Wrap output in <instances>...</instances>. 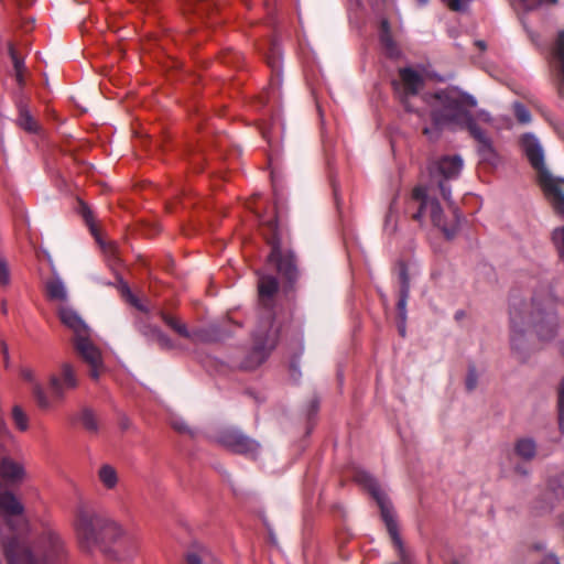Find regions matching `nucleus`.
<instances>
[{"instance_id": "obj_2", "label": "nucleus", "mask_w": 564, "mask_h": 564, "mask_svg": "<svg viewBox=\"0 0 564 564\" xmlns=\"http://www.w3.org/2000/svg\"><path fill=\"white\" fill-rule=\"evenodd\" d=\"M557 301L550 293L535 294L530 302L512 296L509 310L510 346L512 354L525 361L539 349L540 343L555 338L558 330Z\"/></svg>"}, {"instance_id": "obj_48", "label": "nucleus", "mask_w": 564, "mask_h": 564, "mask_svg": "<svg viewBox=\"0 0 564 564\" xmlns=\"http://www.w3.org/2000/svg\"><path fill=\"white\" fill-rule=\"evenodd\" d=\"M540 564H560V562L554 554H550Z\"/></svg>"}, {"instance_id": "obj_52", "label": "nucleus", "mask_w": 564, "mask_h": 564, "mask_svg": "<svg viewBox=\"0 0 564 564\" xmlns=\"http://www.w3.org/2000/svg\"><path fill=\"white\" fill-rule=\"evenodd\" d=\"M173 427L176 431H178V432H187L188 431V429H187L185 423H177V422H175V423H173Z\"/></svg>"}, {"instance_id": "obj_24", "label": "nucleus", "mask_w": 564, "mask_h": 564, "mask_svg": "<svg viewBox=\"0 0 564 564\" xmlns=\"http://www.w3.org/2000/svg\"><path fill=\"white\" fill-rule=\"evenodd\" d=\"M98 480L107 490H113L119 482L116 468L109 464H102L97 470Z\"/></svg>"}, {"instance_id": "obj_21", "label": "nucleus", "mask_w": 564, "mask_h": 564, "mask_svg": "<svg viewBox=\"0 0 564 564\" xmlns=\"http://www.w3.org/2000/svg\"><path fill=\"white\" fill-rule=\"evenodd\" d=\"M161 318L166 326H169L172 330H174L178 336L189 339L193 343H196L202 339V332L198 329L189 330L182 321L177 317L172 316L167 313L162 312Z\"/></svg>"}, {"instance_id": "obj_31", "label": "nucleus", "mask_w": 564, "mask_h": 564, "mask_svg": "<svg viewBox=\"0 0 564 564\" xmlns=\"http://www.w3.org/2000/svg\"><path fill=\"white\" fill-rule=\"evenodd\" d=\"M558 427L562 434H564V378L562 379L558 387Z\"/></svg>"}, {"instance_id": "obj_43", "label": "nucleus", "mask_w": 564, "mask_h": 564, "mask_svg": "<svg viewBox=\"0 0 564 564\" xmlns=\"http://www.w3.org/2000/svg\"><path fill=\"white\" fill-rule=\"evenodd\" d=\"M203 556L197 552H188L186 555V564H202Z\"/></svg>"}, {"instance_id": "obj_10", "label": "nucleus", "mask_w": 564, "mask_h": 564, "mask_svg": "<svg viewBox=\"0 0 564 564\" xmlns=\"http://www.w3.org/2000/svg\"><path fill=\"white\" fill-rule=\"evenodd\" d=\"M104 518L86 506H79L75 512L74 531L82 551L93 553L102 545L101 528Z\"/></svg>"}, {"instance_id": "obj_13", "label": "nucleus", "mask_w": 564, "mask_h": 564, "mask_svg": "<svg viewBox=\"0 0 564 564\" xmlns=\"http://www.w3.org/2000/svg\"><path fill=\"white\" fill-rule=\"evenodd\" d=\"M74 347L80 358L89 366V376L97 380L104 369L101 351L89 338V332L74 338Z\"/></svg>"}, {"instance_id": "obj_33", "label": "nucleus", "mask_w": 564, "mask_h": 564, "mask_svg": "<svg viewBox=\"0 0 564 564\" xmlns=\"http://www.w3.org/2000/svg\"><path fill=\"white\" fill-rule=\"evenodd\" d=\"M552 239L561 259L564 260V227L555 229Z\"/></svg>"}, {"instance_id": "obj_51", "label": "nucleus", "mask_w": 564, "mask_h": 564, "mask_svg": "<svg viewBox=\"0 0 564 564\" xmlns=\"http://www.w3.org/2000/svg\"><path fill=\"white\" fill-rule=\"evenodd\" d=\"M24 70H20L19 73H14L15 80L20 87L24 85V77H23Z\"/></svg>"}, {"instance_id": "obj_34", "label": "nucleus", "mask_w": 564, "mask_h": 564, "mask_svg": "<svg viewBox=\"0 0 564 564\" xmlns=\"http://www.w3.org/2000/svg\"><path fill=\"white\" fill-rule=\"evenodd\" d=\"M11 282V271L6 259H0V285L8 286Z\"/></svg>"}, {"instance_id": "obj_54", "label": "nucleus", "mask_w": 564, "mask_h": 564, "mask_svg": "<svg viewBox=\"0 0 564 564\" xmlns=\"http://www.w3.org/2000/svg\"><path fill=\"white\" fill-rule=\"evenodd\" d=\"M390 32L389 22L387 20H382L381 22V33Z\"/></svg>"}, {"instance_id": "obj_37", "label": "nucleus", "mask_w": 564, "mask_h": 564, "mask_svg": "<svg viewBox=\"0 0 564 564\" xmlns=\"http://www.w3.org/2000/svg\"><path fill=\"white\" fill-rule=\"evenodd\" d=\"M153 343H156L162 349H173L175 347L173 340L165 335L161 329L155 336Z\"/></svg>"}, {"instance_id": "obj_42", "label": "nucleus", "mask_w": 564, "mask_h": 564, "mask_svg": "<svg viewBox=\"0 0 564 564\" xmlns=\"http://www.w3.org/2000/svg\"><path fill=\"white\" fill-rule=\"evenodd\" d=\"M268 64L272 69H279L280 67L279 51L275 46L272 47V56L268 57Z\"/></svg>"}, {"instance_id": "obj_29", "label": "nucleus", "mask_w": 564, "mask_h": 564, "mask_svg": "<svg viewBox=\"0 0 564 564\" xmlns=\"http://www.w3.org/2000/svg\"><path fill=\"white\" fill-rule=\"evenodd\" d=\"M12 420L19 431L25 432L29 429V417L20 405L12 408Z\"/></svg>"}, {"instance_id": "obj_17", "label": "nucleus", "mask_w": 564, "mask_h": 564, "mask_svg": "<svg viewBox=\"0 0 564 564\" xmlns=\"http://www.w3.org/2000/svg\"><path fill=\"white\" fill-rule=\"evenodd\" d=\"M463 169V160L459 155H445L434 161L430 166L432 177L444 180L456 178Z\"/></svg>"}, {"instance_id": "obj_27", "label": "nucleus", "mask_w": 564, "mask_h": 564, "mask_svg": "<svg viewBox=\"0 0 564 564\" xmlns=\"http://www.w3.org/2000/svg\"><path fill=\"white\" fill-rule=\"evenodd\" d=\"M78 421L82 423L84 429L90 433H97L99 423L96 414L89 408H84L78 413Z\"/></svg>"}, {"instance_id": "obj_18", "label": "nucleus", "mask_w": 564, "mask_h": 564, "mask_svg": "<svg viewBox=\"0 0 564 564\" xmlns=\"http://www.w3.org/2000/svg\"><path fill=\"white\" fill-rule=\"evenodd\" d=\"M551 66L560 97L564 98V30L558 32L552 48Z\"/></svg>"}, {"instance_id": "obj_44", "label": "nucleus", "mask_w": 564, "mask_h": 564, "mask_svg": "<svg viewBox=\"0 0 564 564\" xmlns=\"http://www.w3.org/2000/svg\"><path fill=\"white\" fill-rule=\"evenodd\" d=\"M127 293L129 296V301L132 305H134L140 311H145L142 304H140L139 300L130 292V290L127 288Z\"/></svg>"}, {"instance_id": "obj_9", "label": "nucleus", "mask_w": 564, "mask_h": 564, "mask_svg": "<svg viewBox=\"0 0 564 564\" xmlns=\"http://www.w3.org/2000/svg\"><path fill=\"white\" fill-rule=\"evenodd\" d=\"M355 480L364 486L372 496V498L378 503L380 508L381 518L386 524L388 533L392 540V543L400 555L403 554V543L398 530V523L394 518L393 507L387 497V495L381 490L378 481L367 471L358 470L355 474Z\"/></svg>"}, {"instance_id": "obj_3", "label": "nucleus", "mask_w": 564, "mask_h": 564, "mask_svg": "<svg viewBox=\"0 0 564 564\" xmlns=\"http://www.w3.org/2000/svg\"><path fill=\"white\" fill-rule=\"evenodd\" d=\"M422 99L431 108L433 127L423 128L429 139H437L442 130L451 124L467 129L469 119H475L468 109L476 108V98L456 86L424 95Z\"/></svg>"}, {"instance_id": "obj_25", "label": "nucleus", "mask_w": 564, "mask_h": 564, "mask_svg": "<svg viewBox=\"0 0 564 564\" xmlns=\"http://www.w3.org/2000/svg\"><path fill=\"white\" fill-rule=\"evenodd\" d=\"M18 110H19V118H18V124L25 131L30 133H34L37 131L39 126L36 121L33 119L30 110L28 109V106L20 100L18 102Z\"/></svg>"}, {"instance_id": "obj_60", "label": "nucleus", "mask_w": 564, "mask_h": 564, "mask_svg": "<svg viewBox=\"0 0 564 564\" xmlns=\"http://www.w3.org/2000/svg\"><path fill=\"white\" fill-rule=\"evenodd\" d=\"M404 330H405L404 329V325H402V327H400V332H401L402 335H404Z\"/></svg>"}, {"instance_id": "obj_15", "label": "nucleus", "mask_w": 564, "mask_h": 564, "mask_svg": "<svg viewBox=\"0 0 564 564\" xmlns=\"http://www.w3.org/2000/svg\"><path fill=\"white\" fill-rule=\"evenodd\" d=\"M467 131L470 137L477 142V153L482 162L496 164L498 161L497 152L494 148L492 140L479 127L476 119H469Z\"/></svg>"}, {"instance_id": "obj_46", "label": "nucleus", "mask_w": 564, "mask_h": 564, "mask_svg": "<svg viewBox=\"0 0 564 564\" xmlns=\"http://www.w3.org/2000/svg\"><path fill=\"white\" fill-rule=\"evenodd\" d=\"M477 117L479 120L484 121V122H488L490 123L492 121V118L490 116L489 112L485 111V110H480L478 113H477Z\"/></svg>"}, {"instance_id": "obj_11", "label": "nucleus", "mask_w": 564, "mask_h": 564, "mask_svg": "<svg viewBox=\"0 0 564 564\" xmlns=\"http://www.w3.org/2000/svg\"><path fill=\"white\" fill-rule=\"evenodd\" d=\"M400 83L393 82L394 88L399 94L400 100L408 111L415 112L420 118L424 117V112L419 110L411 101L415 98L423 87V77L413 68L405 67L399 70Z\"/></svg>"}, {"instance_id": "obj_14", "label": "nucleus", "mask_w": 564, "mask_h": 564, "mask_svg": "<svg viewBox=\"0 0 564 564\" xmlns=\"http://www.w3.org/2000/svg\"><path fill=\"white\" fill-rule=\"evenodd\" d=\"M28 479L25 464L21 459H15L9 455L0 458V491L2 482L8 486H19Z\"/></svg>"}, {"instance_id": "obj_38", "label": "nucleus", "mask_w": 564, "mask_h": 564, "mask_svg": "<svg viewBox=\"0 0 564 564\" xmlns=\"http://www.w3.org/2000/svg\"><path fill=\"white\" fill-rule=\"evenodd\" d=\"M409 293L410 292H406V290H404L403 292H400V299H399L398 304H397V307H398V311H399V315H400L402 322L405 321L406 301H408V297H409Z\"/></svg>"}, {"instance_id": "obj_32", "label": "nucleus", "mask_w": 564, "mask_h": 564, "mask_svg": "<svg viewBox=\"0 0 564 564\" xmlns=\"http://www.w3.org/2000/svg\"><path fill=\"white\" fill-rule=\"evenodd\" d=\"M513 109L514 116L520 123H529L531 121V113L524 105L516 102Z\"/></svg>"}, {"instance_id": "obj_58", "label": "nucleus", "mask_w": 564, "mask_h": 564, "mask_svg": "<svg viewBox=\"0 0 564 564\" xmlns=\"http://www.w3.org/2000/svg\"><path fill=\"white\" fill-rule=\"evenodd\" d=\"M317 406H318L317 401H313V403H312L313 411H316Z\"/></svg>"}, {"instance_id": "obj_39", "label": "nucleus", "mask_w": 564, "mask_h": 564, "mask_svg": "<svg viewBox=\"0 0 564 564\" xmlns=\"http://www.w3.org/2000/svg\"><path fill=\"white\" fill-rule=\"evenodd\" d=\"M478 382V376L475 368H469L467 377H466V388L468 391H471L476 388Z\"/></svg>"}, {"instance_id": "obj_5", "label": "nucleus", "mask_w": 564, "mask_h": 564, "mask_svg": "<svg viewBox=\"0 0 564 564\" xmlns=\"http://www.w3.org/2000/svg\"><path fill=\"white\" fill-rule=\"evenodd\" d=\"M521 148L536 172L538 183L553 209L564 216V178L554 176L544 163V152L535 135H522Z\"/></svg>"}, {"instance_id": "obj_7", "label": "nucleus", "mask_w": 564, "mask_h": 564, "mask_svg": "<svg viewBox=\"0 0 564 564\" xmlns=\"http://www.w3.org/2000/svg\"><path fill=\"white\" fill-rule=\"evenodd\" d=\"M79 384V378L75 366L68 361L61 364L58 370L51 375L48 387L51 397L46 394L43 387L35 383L33 387V395L37 406L42 410H50L56 403L65 399L67 392L75 390Z\"/></svg>"}, {"instance_id": "obj_59", "label": "nucleus", "mask_w": 564, "mask_h": 564, "mask_svg": "<svg viewBox=\"0 0 564 564\" xmlns=\"http://www.w3.org/2000/svg\"><path fill=\"white\" fill-rule=\"evenodd\" d=\"M6 491H7V492H11V494H12V491H11V490H9V489H4V490L0 491V497H1V496H2V494H3V492H6ZM13 495L15 496V494H14V492H13Z\"/></svg>"}, {"instance_id": "obj_22", "label": "nucleus", "mask_w": 564, "mask_h": 564, "mask_svg": "<svg viewBox=\"0 0 564 564\" xmlns=\"http://www.w3.org/2000/svg\"><path fill=\"white\" fill-rule=\"evenodd\" d=\"M545 496L549 500L546 509H552L556 502L564 499V471L547 479Z\"/></svg>"}, {"instance_id": "obj_8", "label": "nucleus", "mask_w": 564, "mask_h": 564, "mask_svg": "<svg viewBox=\"0 0 564 564\" xmlns=\"http://www.w3.org/2000/svg\"><path fill=\"white\" fill-rule=\"evenodd\" d=\"M261 226L263 227V235L268 243L271 246L269 254V262L273 263L278 272L284 276L289 282H293L297 278V268L293 253H283L281 249L280 229L276 218H265L259 216Z\"/></svg>"}, {"instance_id": "obj_23", "label": "nucleus", "mask_w": 564, "mask_h": 564, "mask_svg": "<svg viewBox=\"0 0 564 564\" xmlns=\"http://www.w3.org/2000/svg\"><path fill=\"white\" fill-rule=\"evenodd\" d=\"M536 443L531 437H521L514 442V453L523 460H532L536 455Z\"/></svg>"}, {"instance_id": "obj_19", "label": "nucleus", "mask_w": 564, "mask_h": 564, "mask_svg": "<svg viewBox=\"0 0 564 564\" xmlns=\"http://www.w3.org/2000/svg\"><path fill=\"white\" fill-rule=\"evenodd\" d=\"M128 538L127 530L122 524L115 520L104 518L101 528L102 545L100 547L104 549L106 546L105 543L116 544L120 541L123 542Z\"/></svg>"}, {"instance_id": "obj_6", "label": "nucleus", "mask_w": 564, "mask_h": 564, "mask_svg": "<svg viewBox=\"0 0 564 564\" xmlns=\"http://www.w3.org/2000/svg\"><path fill=\"white\" fill-rule=\"evenodd\" d=\"M406 212L411 213L412 218L417 223L430 218L433 225L438 227L448 239L456 235L460 221V216L454 212L453 221L447 224L438 200L430 197L423 186H416L412 189L406 203Z\"/></svg>"}, {"instance_id": "obj_4", "label": "nucleus", "mask_w": 564, "mask_h": 564, "mask_svg": "<svg viewBox=\"0 0 564 564\" xmlns=\"http://www.w3.org/2000/svg\"><path fill=\"white\" fill-rule=\"evenodd\" d=\"M278 288V280L272 275L263 274L258 280L259 299L263 310L253 332L254 361L251 367L262 364L278 344L281 326L275 321L271 307Z\"/></svg>"}, {"instance_id": "obj_55", "label": "nucleus", "mask_w": 564, "mask_h": 564, "mask_svg": "<svg viewBox=\"0 0 564 564\" xmlns=\"http://www.w3.org/2000/svg\"><path fill=\"white\" fill-rule=\"evenodd\" d=\"M476 45L480 48V50H485L486 48V43L484 41H477L476 42Z\"/></svg>"}, {"instance_id": "obj_47", "label": "nucleus", "mask_w": 564, "mask_h": 564, "mask_svg": "<svg viewBox=\"0 0 564 564\" xmlns=\"http://www.w3.org/2000/svg\"><path fill=\"white\" fill-rule=\"evenodd\" d=\"M514 473L521 477H528L529 476V470L522 466V465H517L514 467Z\"/></svg>"}, {"instance_id": "obj_41", "label": "nucleus", "mask_w": 564, "mask_h": 564, "mask_svg": "<svg viewBox=\"0 0 564 564\" xmlns=\"http://www.w3.org/2000/svg\"><path fill=\"white\" fill-rule=\"evenodd\" d=\"M399 278H400V284H401L400 292H403L404 290H406V292H410V281H409V275H408L405 268H402L400 270Z\"/></svg>"}, {"instance_id": "obj_53", "label": "nucleus", "mask_w": 564, "mask_h": 564, "mask_svg": "<svg viewBox=\"0 0 564 564\" xmlns=\"http://www.w3.org/2000/svg\"><path fill=\"white\" fill-rule=\"evenodd\" d=\"M22 376L28 381H31V382L34 381V376H33V372L31 370H23L22 371Z\"/></svg>"}, {"instance_id": "obj_35", "label": "nucleus", "mask_w": 564, "mask_h": 564, "mask_svg": "<svg viewBox=\"0 0 564 564\" xmlns=\"http://www.w3.org/2000/svg\"><path fill=\"white\" fill-rule=\"evenodd\" d=\"M8 51H9V55H10V57L12 59L14 73H19L20 70H24L25 69L24 61H23V58H21L18 55V53H17V51H15V48H14V46L12 44H9Z\"/></svg>"}, {"instance_id": "obj_1", "label": "nucleus", "mask_w": 564, "mask_h": 564, "mask_svg": "<svg viewBox=\"0 0 564 564\" xmlns=\"http://www.w3.org/2000/svg\"><path fill=\"white\" fill-rule=\"evenodd\" d=\"M0 547L7 564H63L66 552L51 530L31 536L24 506L11 492L0 497Z\"/></svg>"}, {"instance_id": "obj_56", "label": "nucleus", "mask_w": 564, "mask_h": 564, "mask_svg": "<svg viewBox=\"0 0 564 564\" xmlns=\"http://www.w3.org/2000/svg\"><path fill=\"white\" fill-rule=\"evenodd\" d=\"M1 348H2L3 354L7 356L8 355V346H7V344L2 343L1 344Z\"/></svg>"}, {"instance_id": "obj_36", "label": "nucleus", "mask_w": 564, "mask_h": 564, "mask_svg": "<svg viewBox=\"0 0 564 564\" xmlns=\"http://www.w3.org/2000/svg\"><path fill=\"white\" fill-rule=\"evenodd\" d=\"M525 10H534L542 4H556L558 0H518Z\"/></svg>"}, {"instance_id": "obj_20", "label": "nucleus", "mask_w": 564, "mask_h": 564, "mask_svg": "<svg viewBox=\"0 0 564 564\" xmlns=\"http://www.w3.org/2000/svg\"><path fill=\"white\" fill-rule=\"evenodd\" d=\"M58 315L61 322L74 332V338L89 332L88 326L74 310L63 306L59 308Z\"/></svg>"}, {"instance_id": "obj_28", "label": "nucleus", "mask_w": 564, "mask_h": 564, "mask_svg": "<svg viewBox=\"0 0 564 564\" xmlns=\"http://www.w3.org/2000/svg\"><path fill=\"white\" fill-rule=\"evenodd\" d=\"M380 42L383 46L386 54L391 58H397L400 55L398 45L393 41L390 32L380 33Z\"/></svg>"}, {"instance_id": "obj_40", "label": "nucleus", "mask_w": 564, "mask_h": 564, "mask_svg": "<svg viewBox=\"0 0 564 564\" xmlns=\"http://www.w3.org/2000/svg\"><path fill=\"white\" fill-rule=\"evenodd\" d=\"M473 0H446L448 8L453 11L464 10Z\"/></svg>"}, {"instance_id": "obj_50", "label": "nucleus", "mask_w": 564, "mask_h": 564, "mask_svg": "<svg viewBox=\"0 0 564 564\" xmlns=\"http://www.w3.org/2000/svg\"><path fill=\"white\" fill-rule=\"evenodd\" d=\"M83 216H84L86 223L90 224L93 215L87 206H83Z\"/></svg>"}, {"instance_id": "obj_45", "label": "nucleus", "mask_w": 564, "mask_h": 564, "mask_svg": "<svg viewBox=\"0 0 564 564\" xmlns=\"http://www.w3.org/2000/svg\"><path fill=\"white\" fill-rule=\"evenodd\" d=\"M440 189H441V194H442L443 198L445 200H449V198H451V188L445 186L443 184V182H440Z\"/></svg>"}, {"instance_id": "obj_26", "label": "nucleus", "mask_w": 564, "mask_h": 564, "mask_svg": "<svg viewBox=\"0 0 564 564\" xmlns=\"http://www.w3.org/2000/svg\"><path fill=\"white\" fill-rule=\"evenodd\" d=\"M46 292L50 300L64 302L67 299L65 285L59 279L48 281L46 283Z\"/></svg>"}, {"instance_id": "obj_30", "label": "nucleus", "mask_w": 564, "mask_h": 564, "mask_svg": "<svg viewBox=\"0 0 564 564\" xmlns=\"http://www.w3.org/2000/svg\"><path fill=\"white\" fill-rule=\"evenodd\" d=\"M135 326L140 334L143 335L149 341H153L160 330L158 326L151 325L142 319L138 321Z\"/></svg>"}, {"instance_id": "obj_49", "label": "nucleus", "mask_w": 564, "mask_h": 564, "mask_svg": "<svg viewBox=\"0 0 564 564\" xmlns=\"http://www.w3.org/2000/svg\"><path fill=\"white\" fill-rule=\"evenodd\" d=\"M9 434H10V432H9V429L6 424V422L0 417V435L7 436Z\"/></svg>"}, {"instance_id": "obj_12", "label": "nucleus", "mask_w": 564, "mask_h": 564, "mask_svg": "<svg viewBox=\"0 0 564 564\" xmlns=\"http://www.w3.org/2000/svg\"><path fill=\"white\" fill-rule=\"evenodd\" d=\"M216 441L218 444L234 453L251 457H254L260 449V444L256 440L250 438L236 427H226L221 430L217 434Z\"/></svg>"}, {"instance_id": "obj_57", "label": "nucleus", "mask_w": 564, "mask_h": 564, "mask_svg": "<svg viewBox=\"0 0 564 564\" xmlns=\"http://www.w3.org/2000/svg\"><path fill=\"white\" fill-rule=\"evenodd\" d=\"M416 2H417L420 6H425V4H427L429 0H416Z\"/></svg>"}, {"instance_id": "obj_16", "label": "nucleus", "mask_w": 564, "mask_h": 564, "mask_svg": "<svg viewBox=\"0 0 564 564\" xmlns=\"http://www.w3.org/2000/svg\"><path fill=\"white\" fill-rule=\"evenodd\" d=\"M140 541L128 538L117 547L105 546V554L117 564H134L140 553Z\"/></svg>"}]
</instances>
